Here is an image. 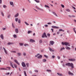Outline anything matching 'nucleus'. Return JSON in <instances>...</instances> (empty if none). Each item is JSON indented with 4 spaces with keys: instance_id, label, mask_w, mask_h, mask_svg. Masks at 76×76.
Masks as SVG:
<instances>
[{
    "instance_id": "obj_1",
    "label": "nucleus",
    "mask_w": 76,
    "mask_h": 76,
    "mask_svg": "<svg viewBox=\"0 0 76 76\" xmlns=\"http://www.w3.org/2000/svg\"><path fill=\"white\" fill-rule=\"evenodd\" d=\"M65 65L66 66H71L72 69H73V68H74V65H73V64L72 63H67Z\"/></svg>"
},
{
    "instance_id": "obj_2",
    "label": "nucleus",
    "mask_w": 76,
    "mask_h": 76,
    "mask_svg": "<svg viewBox=\"0 0 76 76\" xmlns=\"http://www.w3.org/2000/svg\"><path fill=\"white\" fill-rule=\"evenodd\" d=\"M61 44L62 45H68L69 47H70V44L69 43L67 42H61Z\"/></svg>"
},
{
    "instance_id": "obj_3",
    "label": "nucleus",
    "mask_w": 76,
    "mask_h": 76,
    "mask_svg": "<svg viewBox=\"0 0 76 76\" xmlns=\"http://www.w3.org/2000/svg\"><path fill=\"white\" fill-rule=\"evenodd\" d=\"M45 37L46 38H47V35H46V34L45 33H44L42 35V38H45Z\"/></svg>"
},
{
    "instance_id": "obj_4",
    "label": "nucleus",
    "mask_w": 76,
    "mask_h": 76,
    "mask_svg": "<svg viewBox=\"0 0 76 76\" xmlns=\"http://www.w3.org/2000/svg\"><path fill=\"white\" fill-rule=\"evenodd\" d=\"M49 42H50V45H53L54 44V42L53 41H50Z\"/></svg>"
},
{
    "instance_id": "obj_5",
    "label": "nucleus",
    "mask_w": 76,
    "mask_h": 76,
    "mask_svg": "<svg viewBox=\"0 0 76 76\" xmlns=\"http://www.w3.org/2000/svg\"><path fill=\"white\" fill-rule=\"evenodd\" d=\"M68 60L70 61H74L75 60V59L74 58H71L69 59Z\"/></svg>"
},
{
    "instance_id": "obj_6",
    "label": "nucleus",
    "mask_w": 76,
    "mask_h": 76,
    "mask_svg": "<svg viewBox=\"0 0 76 76\" xmlns=\"http://www.w3.org/2000/svg\"><path fill=\"white\" fill-rule=\"evenodd\" d=\"M52 28H54V29H58L59 28L57 26H52Z\"/></svg>"
},
{
    "instance_id": "obj_7",
    "label": "nucleus",
    "mask_w": 76,
    "mask_h": 76,
    "mask_svg": "<svg viewBox=\"0 0 76 76\" xmlns=\"http://www.w3.org/2000/svg\"><path fill=\"white\" fill-rule=\"evenodd\" d=\"M22 66H23V67H26V64H25V63L24 62H22L21 63Z\"/></svg>"
},
{
    "instance_id": "obj_8",
    "label": "nucleus",
    "mask_w": 76,
    "mask_h": 76,
    "mask_svg": "<svg viewBox=\"0 0 76 76\" xmlns=\"http://www.w3.org/2000/svg\"><path fill=\"white\" fill-rule=\"evenodd\" d=\"M3 48L4 50V52L6 54H7V50H6V49L4 47Z\"/></svg>"
},
{
    "instance_id": "obj_9",
    "label": "nucleus",
    "mask_w": 76,
    "mask_h": 76,
    "mask_svg": "<svg viewBox=\"0 0 76 76\" xmlns=\"http://www.w3.org/2000/svg\"><path fill=\"white\" fill-rule=\"evenodd\" d=\"M68 74L69 75H74L73 73L71 72H70V71H69L68 72Z\"/></svg>"
},
{
    "instance_id": "obj_10",
    "label": "nucleus",
    "mask_w": 76,
    "mask_h": 76,
    "mask_svg": "<svg viewBox=\"0 0 76 76\" xmlns=\"http://www.w3.org/2000/svg\"><path fill=\"white\" fill-rule=\"evenodd\" d=\"M49 50L50 51H52L53 52H54V50H52V49L50 47H49Z\"/></svg>"
},
{
    "instance_id": "obj_11",
    "label": "nucleus",
    "mask_w": 76,
    "mask_h": 76,
    "mask_svg": "<svg viewBox=\"0 0 76 76\" xmlns=\"http://www.w3.org/2000/svg\"><path fill=\"white\" fill-rule=\"evenodd\" d=\"M0 37L2 39H4V36H3V34H1Z\"/></svg>"
},
{
    "instance_id": "obj_12",
    "label": "nucleus",
    "mask_w": 76,
    "mask_h": 76,
    "mask_svg": "<svg viewBox=\"0 0 76 76\" xmlns=\"http://www.w3.org/2000/svg\"><path fill=\"white\" fill-rule=\"evenodd\" d=\"M65 48L66 49H67V50H70V47L67 46H66L65 47Z\"/></svg>"
},
{
    "instance_id": "obj_13",
    "label": "nucleus",
    "mask_w": 76,
    "mask_h": 76,
    "mask_svg": "<svg viewBox=\"0 0 76 76\" xmlns=\"http://www.w3.org/2000/svg\"><path fill=\"white\" fill-rule=\"evenodd\" d=\"M14 61H15V63H16V64H18V65H19V64L18 63V61L16 60V59L14 60Z\"/></svg>"
},
{
    "instance_id": "obj_14",
    "label": "nucleus",
    "mask_w": 76,
    "mask_h": 76,
    "mask_svg": "<svg viewBox=\"0 0 76 76\" xmlns=\"http://www.w3.org/2000/svg\"><path fill=\"white\" fill-rule=\"evenodd\" d=\"M52 13H53V15H55V16H56L57 17V16H58V15H57V14H56V13H55V12H52Z\"/></svg>"
},
{
    "instance_id": "obj_15",
    "label": "nucleus",
    "mask_w": 76,
    "mask_h": 76,
    "mask_svg": "<svg viewBox=\"0 0 76 76\" xmlns=\"http://www.w3.org/2000/svg\"><path fill=\"white\" fill-rule=\"evenodd\" d=\"M42 57V55H40L38 57H37L38 58H41Z\"/></svg>"
},
{
    "instance_id": "obj_16",
    "label": "nucleus",
    "mask_w": 76,
    "mask_h": 76,
    "mask_svg": "<svg viewBox=\"0 0 76 76\" xmlns=\"http://www.w3.org/2000/svg\"><path fill=\"white\" fill-rule=\"evenodd\" d=\"M30 41L31 42H35V41L34 40V39H31Z\"/></svg>"
},
{
    "instance_id": "obj_17",
    "label": "nucleus",
    "mask_w": 76,
    "mask_h": 76,
    "mask_svg": "<svg viewBox=\"0 0 76 76\" xmlns=\"http://www.w3.org/2000/svg\"><path fill=\"white\" fill-rule=\"evenodd\" d=\"M10 66H11L14 69V67L13 66V64L12 63H10Z\"/></svg>"
},
{
    "instance_id": "obj_18",
    "label": "nucleus",
    "mask_w": 76,
    "mask_h": 76,
    "mask_svg": "<svg viewBox=\"0 0 76 76\" xmlns=\"http://www.w3.org/2000/svg\"><path fill=\"white\" fill-rule=\"evenodd\" d=\"M15 32L16 33H18L19 32V31H18V28H16L15 30Z\"/></svg>"
},
{
    "instance_id": "obj_19",
    "label": "nucleus",
    "mask_w": 76,
    "mask_h": 76,
    "mask_svg": "<svg viewBox=\"0 0 76 76\" xmlns=\"http://www.w3.org/2000/svg\"><path fill=\"white\" fill-rule=\"evenodd\" d=\"M57 74L58 75V76H63L62 74H61L60 73H57Z\"/></svg>"
},
{
    "instance_id": "obj_20",
    "label": "nucleus",
    "mask_w": 76,
    "mask_h": 76,
    "mask_svg": "<svg viewBox=\"0 0 76 76\" xmlns=\"http://www.w3.org/2000/svg\"><path fill=\"white\" fill-rule=\"evenodd\" d=\"M10 4L11 5H13V2H12L11 1H10Z\"/></svg>"
},
{
    "instance_id": "obj_21",
    "label": "nucleus",
    "mask_w": 76,
    "mask_h": 76,
    "mask_svg": "<svg viewBox=\"0 0 76 76\" xmlns=\"http://www.w3.org/2000/svg\"><path fill=\"white\" fill-rule=\"evenodd\" d=\"M36 8L37 9H39V10H43L41 9L40 8H39V7H38L37 6L36 7Z\"/></svg>"
},
{
    "instance_id": "obj_22",
    "label": "nucleus",
    "mask_w": 76,
    "mask_h": 76,
    "mask_svg": "<svg viewBox=\"0 0 76 76\" xmlns=\"http://www.w3.org/2000/svg\"><path fill=\"white\" fill-rule=\"evenodd\" d=\"M1 15L2 16L4 17V13H3V12H1Z\"/></svg>"
},
{
    "instance_id": "obj_23",
    "label": "nucleus",
    "mask_w": 76,
    "mask_h": 76,
    "mask_svg": "<svg viewBox=\"0 0 76 76\" xmlns=\"http://www.w3.org/2000/svg\"><path fill=\"white\" fill-rule=\"evenodd\" d=\"M45 7H48V8H50V7L47 5H45Z\"/></svg>"
},
{
    "instance_id": "obj_24",
    "label": "nucleus",
    "mask_w": 76,
    "mask_h": 76,
    "mask_svg": "<svg viewBox=\"0 0 76 76\" xmlns=\"http://www.w3.org/2000/svg\"><path fill=\"white\" fill-rule=\"evenodd\" d=\"M13 66L15 67V68H17V65H16V64H13Z\"/></svg>"
},
{
    "instance_id": "obj_25",
    "label": "nucleus",
    "mask_w": 76,
    "mask_h": 76,
    "mask_svg": "<svg viewBox=\"0 0 76 76\" xmlns=\"http://www.w3.org/2000/svg\"><path fill=\"white\" fill-rule=\"evenodd\" d=\"M19 16V13H18L17 14H16L15 17L16 18V17H18Z\"/></svg>"
},
{
    "instance_id": "obj_26",
    "label": "nucleus",
    "mask_w": 76,
    "mask_h": 76,
    "mask_svg": "<svg viewBox=\"0 0 76 76\" xmlns=\"http://www.w3.org/2000/svg\"><path fill=\"white\" fill-rule=\"evenodd\" d=\"M19 44L20 46H22L23 45V44L22 43H19Z\"/></svg>"
},
{
    "instance_id": "obj_27",
    "label": "nucleus",
    "mask_w": 76,
    "mask_h": 76,
    "mask_svg": "<svg viewBox=\"0 0 76 76\" xmlns=\"http://www.w3.org/2000/svg\"><path fill=\"white\" fill-rule=\"evenodd\" d=\"M60 31H62V32H64V30H63L62 29H60L59 30Z\"/></svg>"
},
{
    "instance_id": "obj_28",
    "label": "nucleus",
    "mask_w": 76,
    "mask_h": 76,
    "mask_svg": "<svg viewBox=\"0 0 76 76\" xmlns=\"http://www.w3.org/2000/svg\"><path fill=\"white\" fill-rule=\"evenodd\" d=\"M65 49V48L64 47H63V48H61L60 50V51H62L63 50H64Z\"/></svg>"
},
{
    "instance_id": "obj_29",
    "label": "nucleus",
    "mask_w": 76,
    "mask_h": 76,
    "mask_svg": "<svg viewBox=\"0 0 76 76\" xmlns=\"http://www.w3.org/2000/svg\"><path fill=\"white\" fill-rule=\"evenodd\" d=\"M24 72L25 76H27V75H26V72L25 71H24Z\"/></svg>"
},
{
    "instance_id": "obj_30",
    "label": "nucleus",
    "mask_w": 76,
    "mask_h": 76,
    "mask_svg": "<svg viewBox=\"0 0 76 76\" xmlns=\"http://www.w3.org/2000/svg\"><path fill=\"white\" fill-rule=\"evenodd\" d=\"M0 70H7V69L4 68H1Z\"/></svg>"
},
{
    "instance_id": "obj_31",
    "label": "nucleus",
    "mask_w": 76,
    "mask_h": 76,
    "mask_svg": "<svg viewBox=\"0 0 76 76\" xmlns=\"http://www.w3.org/2000/svg\"><path fill=\"white\" fill-rule=\"evenodd\" d=\"M47 61V60L45 59H44L43 60V62H45Z\"/></svg>"
},
{
    "instance_id": "obj_32",
    "label": "nucleus",
    "mask_w": 76,
    "mask_h": 76,
    "mask_svg": "<svg viewBox=\"0 0 76 76\" xmlns=\"http://www.w3.org/2000/svg\"><path fill=\"white\" fill-rule=\"evenodd\" d=\"M21 22L20 19H19L18 20V22L19 23H20V22Z\"/></svg>"
},
{
    "instance_id": "obj_33",
    "label": "nucleus",
    "mask_w": 76,
    "mask_h": 76,
    "mask_svg": "<svg viewBox=\"0 0 76 76\" xmlns=\"http://www.w3.org/2000/svg\"><path fill=\"white\" fill-rule=\"evenodd\" d=\"M46 71H47V72H51V70L49 69H47Z\"/></svg>"
},
{
    "instance_id": "obj_34",
    "label": "nucleus",
    "mask_w": 76,
    "mask_h": 76,
    "mask_svg": "<svg viewBox=\"0 0 76 76\" xmlns=\"http://www.w3.org/2000/svg\"><path fill=\"white\" fill-rule=\"evenodd\" d=\"M17 54L18 55V56H20V55H21V53H18Z\"/></svg>"
},
{
    "instance_id": "obj_35",
    "label": "nucleus",
    "mask_w": 76,
    "mask_h": 76,
    "mask_svg": "<svg viewBox=\"0 0 76 76\" xmlns=\"http://www.w3.org/2000/svg\"><path fill=\"white\" fill-rule=\"evenodd\" d=\"M66 11H67V12H70V10H69V9H67L66 10Z\"/></svg>"
},
{
    "instance_id": "obj_36",
    "label": "nucleus",
    "mask_w": 76,
    "mask_h": 76,
    "mask_svg": "<svg viewBox=\"0 0 76 76\" xmlns=\"http://www.w3.org/2000/svg\"><path fill=\"white\" fill-rule=\"evenodd\" d=\"M34 1L37 2V3H39V1H37V0H34Z\"/></svg>"
},
{
    "instance_id": "obj_37",
    "label": "nucleus",
    "mask_w": 76,
    "mask_h": 76,
    "mask_svg": "<svg viewBox=\"0 0 76 76\" xmlns=\"http://www.w3.org/2000/svg\"><path fill=\"white\" fill-rule=\"evenodd\" d=\"M12 43L10 42H9L7 44L8 45H10L11 44H12Z\"/></svg>"
},
{
    "instance_id": "obj_38",
    "label": "nucleus",
    "mask_w": 76,
    "mask_h": 76,
    "mask_svg": "<svg viewBox=\"0 0 76 76\" xmlns=\"http://www.w3.org/2000/svg\"><path fill=\"white\" fill-rule=\"evenodd\" d=\"M40 54L39 53H38L37 54V55H36L35 56V57H38V56H39V55H40Z\"/></svg>"
},
{
    "instance_id": "obj_39",
    "label": "nucleus",
    "mask_w": 76,
    "mask_h": 76,
    "mask_svg": "<svg viewBox=\"0 0 76 76\" xmlns=\"http://www.w3.org/2000/svg\"><path fill=\"white\" fill-rule=\"evenodd\" d=\"M25 23L27 25H29V24H28V23H27V22L26 21L25 22Z\"/></svg>"
},
{
    "instance_id": "obj_40",
    "label": "nucleus",
    "mask_w": 76,
    "mask_h": 76,
    "mask_svg": "<svg viewBox=\"0 0 76 76\" xmlns=\"http://www.w3.org/2000/svg\"><path fill=\"white\" fill-rule=\"evenodd\" d=\"M32 32V31H28V34H30V33H31Z\"/></svg>"
},
{
    "instance_id": "obj_41",
    "label": "nucleus",
    "mask_w": 76,
    "mask_h": 76,
    "mask_svg": "<svg viewBox=\"0 0 76 76\" xmlns=\"http://www.w3.org/2000/svg\"><path fill=\"white\" fill-rule=\"evenodd\" d=\"M12 28H15V26L13 25V23H12Z\"/></svg>"
},
{
    "instance_id": "obj_42",
    "label": "nucleus",
    "mask_w": 76,
    "mask_h": 76,
    "mask_svg": "<svg viewBox=\"0 0 76 76\" xmlns=\"http://www.w3.org/2000/svg\"><path fill=\"white\" fill-rule=\"evenodd\" d=\"M18 18H15L16 22H18Z\"/></svg>"
},
{
    "instance_id": "obj_43",
    "label": "nucleus",
    "mask_w": 76,
    "mask_h": 76,
    "mask_svg": "<svg viewBox=\"0 0 76 76\" xmlns=\"http://www.w3.org/2000/svg\"><path fill=\"white\" fill-rule=\"evenodd\" d=\"M26 66H27L28 67H29V63H27L26 64Z\"/></svg>"
},
{
    "instance_id": "obj_44",
    "label": "nucleus",
    "mask_w": 76,
    "mask_h": 76,
    "mask_svg": "<svg viewBox=\"0 0 76 76\" xmlns=\"http://www.w3.org/2000/svg\"><path fill=\"white\" fill-rule=\"evenodd\" d=\"M61 6L63 7V8H64V6L62 4H61Z\"/></svg>"
},
{
    "instance_id": "obj_45",
    "label": "nucleus",
    "mask_w": 76,
    "mask_h": 76,
    "mask_svg": "<svg viewBox=\"0 0 76 76\" xmlns=\"http://www.w3.org/2000/svg\"><path fill=\"white\" fill-rule=\"evenodd\" d=\"M26 53H23V56H26Z\"/></svg>"
},
{
    "instance_id": "obj_46",
    "label": "nucleus",
    "mask_w": 76,
    "mask_h": 76,
    "mask_svg": "<svg viewBox=\"0 0 76 76\" xmlns=\"http://www.w3.org/2000/svg\"><path fill=\"white\" fill-rule=\"evenodd\" d=\"M42 39H40V40L39 41V42H40V43H42Z\"/></svg>"
},
{
    "instance_id": "obj_47",
    "label": "nucleus",
    "mask_w": 76,
    "mask_h": 76,
    "mask_svg": "<svg viewBox=\"0 0 76 76\" xmlns=\"http://www.w3.org/2000/svg\"><path fill=\"white\" fill-rule=\"evenodd\" d=\"M13 36L14 38H16V34H14Z\"/></svg>"
},
{
    "instance_id": "obj_48",
    "label": "nucleus",
    "mask_w": 76,
    "mask_h": 76,
    "mask_svg": "<svg viewBox=\"0 0 76 76\" xmlns=\"http://www.w3.org/2000/svg\"><path fill=\"white\" fill-rule=\"evenodd\" d=\"M24 46H25V47H26V46H27L28 45V44H25L24 45Z\"/></svg>"
},
{
    "instance_id": "obj_49",
    "label": "nucleus",
    "mask_w": 76,
    "mask_h": 76,
    "mask_svg": "<svg viewBox=\"0 0 76 76\" xmlns=\"http://www.w3.org/2000/svg\"><path fill=\"white\" fill-rule=\"evenodd\" d=\"M52 58H55V56H52Z\"/></svg>"
},
{
    "instance_id": "obj_50",
    "label": "nucleus",
    "mask_w": 76,
    "mask_h": 76,
    "mask_svg": "<svg viewBox=\"0 0 76 76\" xmlns=\"http://www.w3.org/2000/svg\"><path fill=\"white\" fill-rule=\"evenodd\" d=\"M44 26H45V27H48V25H44Z\"/></svg>"
},
{
    "instance_id": "obj_51",
    "label": "nucleus",
    "mask_w": 76,
    "mask_h": 76,
    "mask_svg": "<svg viewBox=\"0 0 76 76\" xmlns=\"http://www.w3.org/2000/svg\"><path fill=\"white\" fill-rule=\"evenodd\" d=\"M34 72H38V71L37 70H34Z\"/></svg>"
},
{
    "instance_id": "obj_52",
    "label": "nucleus",
    "mask_w": 76,
    "mask_h": 76,
    "mask_svg": "<svg viewBox=\"0 0 76 76\" xmlns=\"http://www.w3.org/2000/svg\"><path fill=\"white\" fill-rule=\"evenodd\" d=\"M58 59H60V57L58 56L57 57Z\"/></svg>"
},
{
    "instance_id": "obj_53",
    "label": "nucleus",
    "mask_w": 76,
    "mask_h": 76,
    "mask_svg": "<svg viewBox=\"0 0 76 76\" xmlns=\"http://www.w3.org/2000/svg\"><path fill=\"white\" fill-rule=\"evenodd\" d=\"M3 7H4V8H6V6L4 5H3Z\"/></svg>"
},
{
    "instance_id": "obj_54",
    "label": "nucleus",
    "mask_w": 76,
    "mask_h": 76,
    "mask_svg": "<svg viewBox=\"0 0 76 76\" xmlns=\"http://www.w3.org/2000/svg\"><path fill=\"white\" fill-rule=\"evenodd\" d=\"M44 57H46V58H48V57L47 56V55H44Z\"/></svg>"
},
{
    "instance_id": "obj_55",
    "label": "nucleus",
    "mask_w": 76,
    "mask_h": 76,
    "mask_svg": "<svg viewBox=\"0 0 76 76\" xmlns=\"http://www.w3.org/2000/svg\"><path fill=\"white\" fill-rule=\"evenodd\" d=\"M47 24H48V25H51V23H47Z\"/></svg>"
},
{
    "instance_id": "obj_56",
    "label": "nucleus",
    "mask_w": 76,
    "mask_h": 76,
    "mask_svg": "<svg viewBox=\"0 0 76 76\" xmlns=\"http://www.w3.org/2000/svg\"><path fill=\"white\" fill-rule=\"evenodd\" d=\"M51 31H52V32H54V29H53V28H51Z\"/></svg>"
},
{
    "instance_id": "obj_57",
    "label": "nucleus",
    "mask_w": 76,
    "mask_h": 76,
    "mask_svg": "<svg viewBox=\"0 0 76 76\" xmlns=\"http://www.w3.org/2000/svg\"><path fill=\"white\" fill-rule=\"evenodd\" d=\"M47 36L50 37V34H48Z\"/></svg>"
},
{
    "instance_id": "obj_58",
    "label": "nucleus",
    "mask_w": 76,
    "mask_h": 76,
    "mask_svg": "<svg viewBox=\"0 0 76 76\" xmlns=\"http://www.w3.org/2000/svg\"><path fill=\"white\" fill-rule=\"evenodd\" d=\"M9 74H10V73L8 72L6 74V75H9Z\"/></svg>"
},
{
    "instance_id": "obj_59",
    "label": "nucleus",
    "mask_w": 76,
    "mask_h": 76,
    "mask_svg": "<svg viewBox=\"0 0 76 76\" xmlns=\"http://www.w3.org/2000/svg\"><path fill=\"white\" fill-rule=\"evenodd\" d=\"M72 7L73 9H74L75 10H76V8H75V7H74L72 6Z\"/></svg>"
},
{
    "instance_id": "obj_60",
    "label": "nucleus",
    "mask_w": 76,
    "mask_h": 76,
    "mask_svg": "<svg viewBox=\"0 0 76 76\" xmlns=\"http://www.w3.org/2000/svg\"><path fill=\"white\" fill-rule=\"evenodd\" d=\"M1 3H2V0H0V3L1 4Z\"/></svg>"
},
{
    "instance_id": "obj_61",
    "label": "nucleus",
    "mask_w": 76,
    "mask_h": 76,
    "mask_svg": "<svg viewBox=\"0 0 76 76\" xmlns=\"http://www.w3.org/2000/svg\"><path fill=\"white\" fill-rule=\"evenodd\" d=\"M11 53H16V52L15 51H11Z\"/></svg>"
},
{
    "instance_id": "obj_62",
    "label": "nucleus",
    "mask_w": 76,
    "mask_h": 76,
    "mask_svg": "<svg viewBox=\"0 0 76 76\" xmlns=\"http://www.w3.org/2000/svg\"><path fill=\"white\" fill-rule=\"evenodd\" d=\"M73 30H74V32H75V31H76V30H75V28H73Z\"/></svg>"
},
{
    "instance_id": "obj_63",
    "label": "nucleus",
    "mask_w": 76,
    "mask_h": 76,
    "mask_svg": "<svg viewBox=\"0 0 76 76\" xmlns=\"http://www.w3.org/2000/svg\"><path fill=\"white\" fill-rule=\"evenodd\" d=\"M2 29H3V30H5V29H6V28H2Z\"/></svg>"
},
{
    "instance_id": "obj_64",
    "label": "nucleus",
    "mask_w": 76,
    "mask_h": 76,
    "mask_svg": "<svg viewBox=\"0 0 76 76\" xmlns=\"http://www.w3.org/2000/svg\"><path fill=\"white\" fill-rule=\"evenodd\" d=\"M71 17H75V16L72 15V16H71Z\"/></svg>"
}]
</instances>
